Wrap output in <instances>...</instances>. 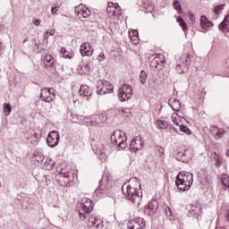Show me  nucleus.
<instances>
[{
	"label": "nucleus",
	"instance_id": "obj_30",
	"mask_svg": "<svg viewBox=\"0 0 229 229\" xmlns=\"http://www.w3.org/2000/svg\"><path fill=\"white\" fill-rule=\"evenodd\" d=\"M53 35H55V30L53 29L47 30L44 34L43 40H45V42H47L49 37H53Z\"/></svg>",
	"mask_w": 229,
	"mask_h": 229
},
{
	"label": "nucleus",
	"instance_id": "obj_39",
	"mask_svg": "<svg viewBox=\"0 0 229 229\" xmlns=\"http://www.w3.org/2000/svg\"><path fill=\"white\" fill-rule=\"evenodd\" d=\"M188 19H189V23L191 26H194V24L196 22V16L194 15L193 13H188Z\"/></svg>",
	"mask_w": 229,
	"mask_h": 229
},
{
	"label": "nucleus",
	"instance_id": "obj_44",
	"mask_svg": "<svg viewBox=\"0 0 229 229\" xmlns=\"http://www.w3.org/2000/svg\"><path fill=\"white\" fill-rule=\"evenodd\" d=\"M84 9L85 8H83V6L81 5L75 6V14L77 15V17H79V15H81V11Z\"/></svg>",
	"mask_w": 229,
	"mask_h": 229
},
{
	"label": "nucleus",
	"instance_id": "obj_58",
	"mask_svg": "<svg viewBox=\"0 0 229 229\" xmlns=\"http://www.w3.org/2000/svg\"><path fill=\"white\" fill-rule=\"evenodd\" d=\"M0 50H1V42H0Z\"/></svg>",
	"mask_w": 229,
	"mask_h": 229
},
{
	"label": "nucleus",
	"instance_id": "obj_46",
	"mask_svg": "<svg viewBox=\"0 0 229 229\" xmlns=\"http://www.w3.org/2000/svg\"><path fill=\"white\" fill-rule=\"evenodd\" d=\"M165 215L167 216V217H171V216H173V210H171V208L167 207L165 209Z\"/></svg>",
	"mask_w": 229,
	"mask_h": 229
},
{
	"label": "nucleus",
	"instance_id": "obj_19",
	"mask_svg": "<svg viewBox=\"0 0 229 229\" xmlns=\"http://www.w3.org/2000/svg\"><path fill=\"white\" fill-rule=\"evenodd\" d=\"M81 56H92L94 49L90 47V43H83L80 47Z\"/></svg>",
	"mask_w": 229,
	"mask_h": 229
},
{
	"label": "nucleus",
	"instance_id": "obj_26",
	"mask_svg": "<svg viewBox=\"0 0 229 229\" xmlns=\"http://www.w3.org/2000/svg\"><path fill=\"white\" fill-rule=\"evenodd\" d=\"M142 8L147 13H150V12H153V8H155V5H153V3H151L148 0H144L142 4Z\"/></svg>",
	"mask_w": 229,
	"mask_h": 229
},
{
	"label": "nucleus",
	"instance_id": "obj_17",
	"mask_svg": "<svg viewBox=\"0 0 229 229\" xmlns=\"http://www.w3.org/2000/svg\"><path fill=\"white\" fill-rule=\"evenodd\" d=\"M158 210V200H152L145 207L144 212L146 216H155Z\"/></svg>",
	"mask_w": 229,
	"mask_h": 229
},
{
	"label": "nucleus",
	"instance_id": "obj_38",
	"mask_svg": "<svg viewBox=\"0 0 229 229\" xmlns=\"http://www.w3.org/2000/svg\"><path fill=\"white\" fill-rule=\"evenodd\" d=\"M174 8L178 13H182V4H180V1L174 0Z\"/></svg>",
	"mask_w": 229,
	"mask_h": 229
},
{
	"label": "nucleus",
	"instance_id": "obj_27",
	"mask_svg": "<svg viewBox=\"0 0 229 229\" xmlns=\"http://www.w3.org/2000/svg\"><path fill=\"white\" fill-rule=\"evenodd\" d=\"M44 169L47 171H53L55 167V161L49 157L47 158L46 162L43 165Z\"/></svg>",
	"mask_w": 229,
	"mask_h": 229
},
{
	"label": "nucleus",
	"instance_id": "obj_22",
	"mask_svg": "<svg viewBox=\"0 0 229 229\" xmlns=\"http://www.w3.org/2000/svg\"><path fill=\"white\" fill-rule=\"evenodd\" d=\"M212 26H214L213 22H210L208 21V18H207V16L203 15L200 17V28L201 30H204V31H208V30H210V28H212Z\"/></svg>",
	"mask_w": 229,
	"mask_h": 229
},
{
	"label": "nucleus",
	"instance_id": "obj_32",
	"mask_svg": "<svg viewBox=\"0 0 229 229\" xmlns=\"http://www.w3.org/2000/svg\"><path fill=\"white\" fill-rule=\"evenodd\" d=\"M176 21L177 22H179L181 28H182V30L184 32L187 31V23L185 22V21L180 16L177 17Z\"/></svg>",
	"mask_w": 229,
	"mask_h": 229
},
{
	"label": "nucleus",
	"instance_id": "obj_23",
	"mask_svg": "<svg viewBox=\"0 0 229 229\" xmlns=\"http://www.w3.org/2000/svg\"><path fill=\"white\" fill-rule=\"evenodd\" d=\"M79 95L81 98H86L87 99H89V98L92 96V89L87 85H82L79 89Z\"/></svg>",
	"mask_w": 229,
	"mask_h": 229
},
{
	"label": "nucleus",
	"instance_id": "obj_53",
	"mask_svg": "<svg viewBox=\"0 0 229 229\" xmlns=\"http://www.w3.org/2000/svg\"><path fill=\"white\" fill-rule=\"evenodd\" d=\"M131 33L132 37H139V30H132Z\"/></svg>",
	"mask_w": 229,
	"mask_h": 229
},
{
	"label": "nucleus",
	"instance_id": "obj_1",
	"mask_svg": "<svg viewBox=\"0 0 229 229\" xmlns=\"http://www.w3.org/2000/svg\"><path fill=\"white\" fill-rule=\"evenodd\" d=\"M122 191L126 199H129L131 203H137V201H140V198H142L140 182H139L137 178L130 179L129 183L123 185Z\"/></svg>",
	"mask_w": 229,
	"mask_h": 229
},
{
	"label": "nucleus",
	"instance_id": "obj_12",
	"mask_svg": "<svg viewBox=\"0 0 229 229\" xmlns=\"http://www.w3.org/2000/svg\"><path fill=\"white\" fill-rule=\"evenodd\" d=\"M88 227L93 229L103 228V218L99 216L91 215L88 219Z\"/></svg>",
	"mask_w": 229,
	"mask_h": 229
},
{
	"label": "nucleus",
	"instance_id": "obj_35",
	"mask_svg": "<svg viewBox=\"0 0 229 229\" xmlns=\"http://www.w3.org/2000/svg\"><path fill=\"white\" fill-rule=\"evenodd\" d=\"M4 115L8 116L12 114V106L10 104L4 103Z\"/></svg>",
	"mask_w": 229,
	"mask_h": 229
},
{
	"label": "nucleus",
	"instance_id": "obj_54",
	"mask_svg": "<svg viewBox=\"0 0 229 229\" xmlns=\"http://www.w3.org/2000/svg\"><path fill=\"white\" fill-rule=\"evenodd\" d=\"M122 112H123V114H130V109H123Z\"/></svg>",
	"mask_w": 229,
	"mask_h": 229
},
{
	"label": "nucleus",
	"instance_id": "obj_3",
	"mask_svg": "<svg viewBox=\"0 0 229 229\" xmlns=\"http://www.w3.org/2000/svg\"><path fill=\"white\" fill-rule=\"evenodd\" d=\"M194 182V175L189 172H180L176 176L175 185L179 191H189Z\"/></svg>",
	"mask_w": 229,
	"mask_h": 229
},
{
	"label": "nucleus",
	"instance_id": "obj_42",
	"mask_svg": "<svg viewBox=\"0 0 229 229\" xmlns=\"http://www.w3.org/2000/svg\"><path fill=\"white\" fill-rule=\"evenodd\" d=\"M34 157L38 164H42L44 162V155L42 154H34Z\"/></svg>",
	"mask_w": 229,
	"mask_h": 229
},
{
	"label": "nucleus",
	"instance_id": "obj_20",
	"mask_svg": "<svg viewBox=\"0 0 229 229\" xmlns=\"http://www.w3.org/2000/svg\"><path fill=\"white\" fill-rule=\"evenodd\" d=\"M209 132L211 133V135H213L215 137V139L219 140L222 139L223 135H225V129L219 128L217 126H211L209 128Z\"/></svg>",
	"mask_w": 229,
	"mask_h": 229
},
{
	"label": "nucleus",
	"instance_id": "obj_31",
	"mask_svg": "<svg viewBox=\"0 0 229 229\" xmlns=\"http://www.w3.org/2000/svg\"><path fill=\"white\" fill-rule=\"evenodd\" d=\"M157 126L160 130H165L166 128H169V123L163 120H157Z\"/></svg>",
	"mask_w": 229,
	"mask_h": 229
},
{
	"label": "nucleus",
	"instance_id": "obj_47",
	"mask_svg": "<svg viewBox=\"0 0 229 229\" xmlns=\"http://www.w3.org/2000/svg\"><path fill=\"white\" fill-rule=\"evenodd\" d=\"M223 164V161H221V159L219 157H216V163H215V165L216 167H221V165Z\"/></svg>",
	"mask_w": 229,
	"mask_h": 229
},
{
	"label": "nucleus",
	"instance_id": "obj_13",
	"mask_svg": "<svg viewBox=\"0 0 229 229\" xmlns=\"http://www.w3.org/2000/svg\"><path fill=\"white\" fill-rule=\"evenodd\" d=\"M108 115L106 113L93 114L91 115V121L89 122V124L91 126H100L101 124H104V123H106Z\"/></svg>",
	"mask_w": 229,
	"mask_h": 229
},
{
	"label": "nucleus",
	"instance_id": "obj_49",
	"mask_svg": "<svg viewBox=\"0 0 229 229\" xmlns=\"http://www.w3.org/2000/svg\"><path fill=\"white\" fill-rule=\"evenodd\" d=\"M41 23H42V20H40V19L33 20L34 26H39Z\"/></svg>",
	"mask_w": 229,
	"mask_h": 229
},
{
	"label": "nucleus",
	"instance_id": "obj_40",
	"mask_svg": "<svg viewBox=\"0 0 229 229\" xmlns=\"http://www.w3.org/2000/svg\"><path fill=\"white\" fill-rule=\"evenodd\" d=\"M129 38L131 40L132 44H134V46H137V44H139V36H133L131 35V32H129Z\"/></svg>",
	"mask_w": 229,
	"mask_h": 229
},
{
	"label": "nucleus",
	"instance_id": "obj_10",
	"mask_svg": "<svg viewBox=\"0 0 229 229\" xmlns=\"http://www.w3.org/2000/svg\"><path fill=\"white\" fill-rule=\"evenodd\" d=\"M106 12L107 17L109 19H113V21H115V19H119V17H121V6H119L118 4L109 3Z\"/></svg>",
	"mask_w": 229,
	"mask_h": 229
},
{
	"label": "nucleus",
	"instance_id": "obj_8",
	"mask_svg": "<svg viewBox=\"0 0 229 229\" xmlns=\"http://www.w3.org/2000/svg\"><path fill=\"white\" fill-rule=\"evenodd\" d=\"M131 96H133V88H131V85L123 84L118 89V98L122 103L131 99Z\"/></svg>",
	"mask_w": 229,
	"mask_h": 229
},
{
	"label": "nucleus",
	"instance_id": "obj_16",
	"mask_svg": "<svg viewBox=\"0 0 229 229\" xmlns=\"http://www.w3.org/2000/svg\"><path fill=\"white\" fill-rule=\"evenodd\" d=\"M128 229H146V221L144 218L138 217L127 223Z\"/></svg>",
	"mask_w": 229,
	"mask_h": 229
},
{
	"label": "nucleus",
	"instance_id": "obj_9",
	"mask_svg": "<svg viewBox=\"0 0 229 229\" xmlns=\"http://www.w3.org/2000/svg\"><path fill=\"white\" fill-rule=\"evenodd\" d=\"M81 208L84 213L79 211L80 218L82 221H85V219H87V214H90L92 212V208H94V207L92 206V199L87 198L82 199V201L81 203Z\"/></svg>",
	"mask_w": 229,
	"mask_h": 229
},
{
	"label": "nucleus",
	"instance_id": "obj_59",
	"mask_svg": "<svg viewBox=\"0 0 229 229\" xmlns=\"http://www.w3.org/2000/svg\"><path fill=\"white\" fill-rule=\"evenodd\" d=\"M35 137H37V134H34Z\"/></svg>",
	"mask_w": 229,
	"mask_h": 229
},
{
	"label": "nucleus",
	"instance_id": "obj_51",
	"mask_svg": "<svg viewBox=\"0 0 229 229\" xmlns=\"http://www.w3.org/2000/svg\"><path fill=\"white\" fill-rule=\"evenodd\" d=\"M83 69L86 72H90V64H86L84 66H83Z\"/></svg>",
	"mask_w": 229,
	"mask_h": 229
},
{
	"label": "nucleus",
	"instance_id": "obj_52",
	"mask_svg": "<svg viewBox=\"0 0 229 229\" xmlns=\"http://www.w3.org/2000/svg\"><path fill=\"white\" fill-rule=\"evenodd\" d=\"M58 6H53L52 8H51V13H52V15H55V13H56V12H58Z\"/></svg>",
	"mask_w": 229,
	"mask_h": 229
},
{
	"label": "nucleus",
	"instance_id": "obj_34",
	"mask_svg": "<svg viewBox=\"0 0 229 229\" xmlns=\"http://www.w3.org/2000/svg\"><path fill=\"white\" fill-rule=\"evenodd\" d=\"M81 17H83V19H89V17H90V15H92V13L90 12V9L84 8V10L81 11Z\"/></svg>",
	"mask_w": 229,
	"mask_h": 229
},
{
	"label": "nucleus",
	"instance_id": "obj_37",
	"mask_svg": "<svg viewBox=\"0 0 229 229\" xmlns=\"http://www.w3.org/2000/svg\"><path fill=\"white\" fill-rule=\"evenodd\" d=\"M180 131H182V133H186V135H192V131H191V129L183 124L180 125Z\"/></svg>",
	"mask_w": 229,
	"mask_h": 229
},
{
	"label": "nucleus",
	"instance_id": "obj_55",
	"mask_svg": "<svg viewBox=\"0 0 229 229\" xmlns=\"http://www.w3.org/2000/svg\"><path fill=\"white\" fill-rule=\"evenodd\" d=\"M173 123H174L176 126H178V121H176V119L173 120Z\"/></svg>",
	"mask_w": 229,
	"mask_h": 229
},
{
	"label": "nucleus",
	"instance_id": "obj_43",
	"mask_svg": "<svg viewBox=\"0 0 229 229\" xmlns=\"http://www.w3.org/2000/svg\"><path fill=\"white\" fill-rule=\"evenodd\" d=\"M61 54L63 55V58H68L69 60L72 58V55H69V52H67V49L65 48H61Z\"/></svg>",
	"mask_w": 229,
	"mask_h": 229
},
{
	"label": "nucleus",
	"instance_id": "obj_18",
	"mask_svg": "<svg viewBox=\"0 0 229 229\" xmlns=\"http://www.w3.org/2000/svg\"><path fill=\"white\" fill-rule=\"evenodd\" d=\"M39 98L41 101H45V103H51V101H53V97L51 96V89H41Z\"/></svg>",
	"mask_w": 229,
	"mask_h": 229
},
{
	"label": "nucleus",
	"instance_id": "obj_56",
	"mask_svg": "<svg viewBox=\"0 0 229 229\" xmlns=\"http://www.w3.org/2000/svg\"><path fill=\"white\" fill-rule=\"evenodd\" d=\"M226 157H229V150L227 149L225 152Z\"/></svg>",
	"mask_w": 229,
	"mask_h": 229
},
{
	"label": "nucleus",
	"instance_id": "obj_28",
	"mask_svg": "<svg viewBox=\"0 0 229 229\" xmlns=\"http://www.w3.org/2000/svg\"><path fill=\"white\" fill-rule=\"evenodd\" d=\"M221 183L224 185V187L229 188V176L226 174H223L221 175Z\"/></svg>",
	"mask_w": 229,
	"mask_h": 229
},
{
	"label": "nucleus",
	"instance_id": "obj_14",
	"mask_svg": "<svg viewBox=\"0 0 229 229\" xmlns=\"http://www.w3.org/2000/svg\"><path fill=\"white\" fill-rule=\"evenodd\" d=\"M60 142V133L56 131L49 132L47 138V144L49 148H56Z\"/></svg>",
	"mask_w": 229,
	"mask_h": 229
},
{
	"label": "nucleus",
	"instance_id": "obj_41",
	"mask_svg": "<svg viewBox=\"0 0 229 229\" xmlns=\"http://www.w3.org/2000/svg\"><path fill=\"white\" fill-rule=\"evenodd\" d=\"M199 210H201V208L197 206H191L190 214H191L192 216H196V214H199Z\"/></svg>",
	"mask_w": 229,
	"mask_h": 229
},
{
	"label": "nucleus",
	"instance_id": "obj_45",
	"mask_svg": "<svg viewBox=\"0 0 229 229\" xmlns=\"http://www.w3.org/2000/svg\"><path fill=\"white\" fill-rule=\"evenodd\" d=\"M45 185L47 187L51 183V177L49 175L44 176Z\"/></svg>",
	"mask_w": 229,
	"mask_h": 229
},
{
	"label": "nucleus",
	"instance_id": "obj_57",
	"mask_svg": "<svg viewBox=\"0 0 229 229\" xmlns=\"http://www.w3.org/2000/svg\"><path fill=\"white\" fill-rule=\"evenodd\" d=\"M175 115H178V114H173V117H174Z\"/></svg>",
	"mask_w": 229,
	"mask_h": 229
},
{
	"label": "nucleus",
	"instance_id": "obj_15",
	"mask_svg": "<svg viewBox=\"0 0 229 229\" xmlns=\"http://www.w3.org/2000/svg\"><path fill=\"white\" fill-rule=\"evenodd\" d=\"M112 187V184H110V182L107 178L105 179L103 177L101 181L99 182V188L96 190V194H107V192L110 191Z\"/></svg>",
	"mask_w": 229,
	"mask_h": 229
},
{
	"label": "nucleus",
	"instance_id": "obj_24",
	"mask_svg": "<svg viewBox=\"0 0 229 229\" xmlns=\"http://www.w3.org/2000/svg\"><path fill=\"white\" fill-rule=\"evenodd\" d=\"M168 105L174 112H180V110L182 109V104L180 103V100L176 98H170L168 100Z\"/></svg>",
	"mask_w": 229,
	"mask_h": 229
},
{
	"label": "nucleus",
	"instance_id": "obj_33",
	"mask_svg": "<svg viewBox=\"0 0 229 229\" xmlns=\"http://www.w3.org/2000/svg\"><path fill=\"white\" fill-rule=\"evenodd\" d=\"M146 80H148V72H146V71L142 70L140 72V81L142 85H144L146 83Z\"/></svg>",
	"mask_w": 229,
	"mask_h": 229
},
{
	"label": "nucleus",
	"instance_id": "obj_50",
	"mask_svg": "<svg viewBox=\"0 0 229 229\" xmlns=\"http://www.w3.org/2000/svg\"><path fill=\"white\" fill-rule=\"evenodd\" d=\"M98 60L99 62H103V60H105V53L101 52L98 57Z\"/></svg>",
	"mask_w": 229,
	"mask_h": 229
},
{
	"label": "nucleus",
	"instance_id": "obj_2",
	"mask_svg": "<svg viewBox=\"0 0 229 229\" xmlns=\"http://www.w3.org/2000/svg\"><path fill=\"white\" fill-rule=\"evenodd\" d=\"M55 179L61 187H72L74 180H76V174L71 168H61Z\"/></svg>",
	"mask_w": 229,
	"mask_h": 229
},
{
	"label": "nucleus",
	"instance_id": "obj_29",
	"mask_svg": "<svg viewBox=\"0 0 229 229\" xmlns=\"http://www.w3.org/2000/svg\"><path fill=\"white\" fill-rule=\"evenodd\" d=\"M229 15H225L223 21L218 25L220 31H225L226 30V22H228Z\"/></svg>",
	"mask_w": 229,
	"mask_h": 229
},
{
	"label": "nucleus",
	"instance_id": "obj_6",
	"mask_svg": "<svg viewBox=\"0 0 229 229\" xmlns=\"http://www.w3.org/2000/svg\"><path fill=\"white\" fill-rule=\"evenodd\" d=\"M92 149L96 155H98L99 160L101 162H106V157H107V152H106V147L103 142L101 141H94L91 143Z\"/></svg>",
	"mask_w": 229,
	"mask_h": 229
},
{
	"label": "nucleus",
	"instance_id": "obj_7",
	"mask_svg": "<svg viewBox=\"0 0 229 229\" xmlns=\"http://www.w3.org/2000/svg\"><path fill=\"white\" fill-rule=\"evenodd\" d=\"M114 92V84L107 81L100 80L97 83V94L104 96V94H111Z\"/></svg>",
	"mask_w": 229,
	"mask_h": 229
},
{
	"label": "nucleus",
	"instance_id": "obj_4",
	"mask_svg": "<svg viewBox=\"0 0 229 229\" xmlns=\"http://www.w3.org/2000/svg\"><path fill=\"white\" fill-rule=\"evenodd\" d=\"M127 140L128 138L126 137V133L120 130L114 131L111 136V142L116 146L118 151H123V149H126V148H128V143H126Z\"/></svg>",
	"mask_w": 229,
	"mask_h": 229
},
{
	"label": "nucleus",
	"instance_id": "obj_25",
	"mask_svg": "<svg viewBox=\"0 0 229 229\" xmlns=\"http://www.w3.org/2000/svg\"><path fill=\"white\" fill-rule=\"evenodd\" d=\"M44 64L45 67L47 69V67H53L55 64V59L53 58V55H47L44 56Z\"/></svg>",
	"mask_w": 229,
	"mask_h": 229
},
{
	"label": "nucleus",
	"instance_id": "obj_5",
	"mask_svg": "<svg viewBox=\"0 0 229 229\" xmlns=\"http://www.w3.org/2000/svg\"><path fill=\"white\" fill-rule=\"evenodd\" d=\"M189 65H191V55L189 54H182L176 63L175 69L179 74H182V72L189 71Z\"/></svg>",
	"mask_w": 229,
	"mask_h": 229
},
{
	"label": "nucleus",
	"instance_id": "obj_36",
	"mask_svg": "<svg viewBox=\"0 0 229 229\" xmlns=\"http://www.w3.org/2000/svg\"><path fill=\"white\" fill-rule=\"evenodd\" d=\"M225 4H221L219 5L215 6L214 13H216V15H219L221 13V11L225 10Z\"/></svg>",
	"mask_w": 229,
	"mask_h": 229
},
{
	"label": "nucleus",
	"instance_id": "obj_11",
	"mask_svg": "<svg viewBox=\"0 0 229 229\" xmlns=\"http://www.w3.org/2000/svg\"><path fill=\"white\" fill-rule=\"evenodd\" d=\"M150 67H152V69H157V71H162V69L165 67V57L164 55H156L150 61Z\"/></svg>",
	"mask_w": 229,
	"mask_h": 229
},
{
	"label": "nucleus",
	"instance_id": "obj_21",
	"mask_svg": "<svg viewBox=\"0 0 229 229\" xmlns=\"http://www.w3.org/2000/svg\"><path fill=\"white\" fill-rule=\"evenodd\" d=\"M144 143L140 140V138L132 140L130 145V150L137 152L139 149H142Z\"/></svg>",
	"mask_w": 229,
	"mask_h": 229
},
{
	"label": "nucleus",
	"instance_id": "obj_48",
	"mask_svg": "<svg viewBox=\"0 0 229 229\" xmlns=\"http://www.w3.org/2000/svg\"><path fill=\"white\" fill-rule=\"evenodd\" d=\"M72 117L73 123H78V121H80V115L79 114H72Z\"/></svg>",
	"mask_w": 229,
	"mask_h": 229
}]
</instances>
